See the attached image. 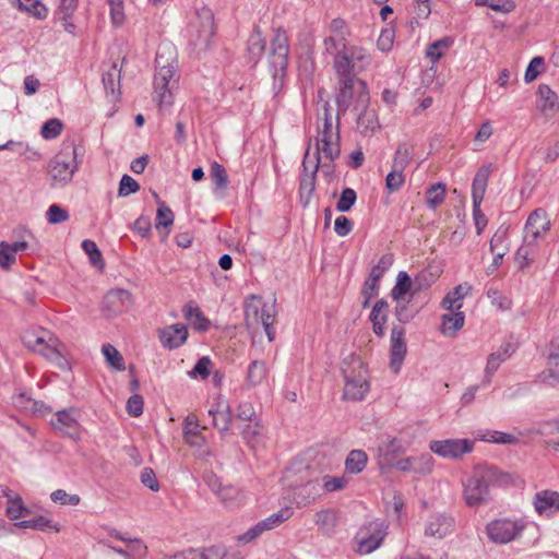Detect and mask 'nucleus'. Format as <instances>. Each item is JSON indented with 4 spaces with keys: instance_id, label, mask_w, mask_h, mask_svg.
<instances>
[{
    "instance_id": "nucleus-51",
    "label": "nucleus",
    "mask_w": 559,
    "mask_h": 559,
    "mask_svg": "<svg viewBox=\"0 0 559 559\" xmlns=\"http://www.w3.org/2000/svg\"><path fill=\"white\" fill-rule=\"evenodd\" d=\"M82 248L85 253L90 257V261L94 266L104 267V262L102 259V252L99 251L95 241L86 239L82 242Z\"/></svg>"
},
{
    "instance_id": "nucleus-54",
    "label": "nucleus",
    "mask_w": 559,
    "mask_h": 559,
    "mask_svg": "<svg viewBox=\"0 0 559 559\" xmlns=\"http://www.w3.org/2000/svg\"><path fill=\"white\" fill-rule=\"evenodd\" d=\"M394 258L392 253L383 254L378 264L372 267L369 276L374 277V275H377V280L380 281L383 274L392 266Z\"/></svg>"
},
{
    "instance_id": "nucleus-47",
    "label": "nucleus",
    "mask_w": 559,
    "mask_h": 559,
    "mask_svg": "<svg viewBox=\"0 0 559 559\" xmlns=\"http://www.w3.org/2000/svg\"><path fill=\"white\" fill-rule=\"evenodd\" d=\"M453 44V39L444 37L433 41L428 46L427 56L432 60L437 61L443 56V50L448 49Z\"/></svg>"
},
{
    "instance_id": "nucleus-49",
    "label": "nucleus",
    "mask_w": 559,
    "mask_h": 559,
    "mask_svg": "<svg viewBox=\"0 0 559 559\" xmlns=\"http://www.w3.org/2000/svg\"><path fill=\"white\" fill-rule=\"evenodd\" d=\"M476 5H487L493 11L509 13L515 9L513 0H476Z\"/></svg>"
},
{
    "instance_id": "nucleus-48",
    "label": "nucleus",
    "mask_w": 559,
    "mask_h": 559,
    "mask_svg": "<svg viewBox=\"0 0 559 559\" xmlns=\"http://www.w3.org/2000/svg\"><path fill=\"white\" fill-rule=\"evenodd\" d=\"M211 178L216 190H224L228 183V176L223 165L214 162L211 166Z\"/></svg>"
},
{
    "instance_id": "nucleus-33",
    "label": "nucleus",
    "mask_w": 559,
    "mask_h": 559,
    "mask_svg": "<svg viewBox=\"0 0 559 559\" xmlns=\"http://www.w3.org/2000/svg\"><path fill=\"white\" fill-rule=\"evenodd\" d=\"M413 289H414V281L411 278V276L406 272L401 271L397 274L396 283L391 290V297L393 300L399 302L404 298V296L407 293H409V292L413 293ZM411 296L413 297L414 295L411 294Z\"/></svg>"
},
{
    "instance_id": "nucleus-50",
    "label": "nucleus",
    "mask_w": 559,
    "mask_h": 559,
    "mask_svg": "<svg viewBox=\"0 0 559 559\" xmlns=\"http://www.w3.org/2000/svg\"><path fill=\"white\" fill-rule=\"evenodd\" d=\"M413 281V295H416L420 290L430 287L436 281V275L429 270H424L420 273H418Z\"/></svg>"
},
{
    "instance_id": "nucleus-17",
    "label": "nucleus",
    "mask_w": 559,
    "mask_h": 559,
    "mask_svg": "<svg viewBox=\"0 0 559 559\" xmlns=\"http://www.w3.org/2000/svg\"><path fill=\"white\" fill-rule=\"evenodd\" d=\"M433 467V459L430 454H420L418 456H409L400 459L395 467L401 472H414L420 475L430 474Z\"/></svg>"
},
{
    "instance_id": "nucleus-39",
    "label": "nucleus",
    "mask_w": 559,
    "mask_h": 559,
    "mask_svg": "<svg viewBox=\"0 0 559 559\" xmlns=\"http://www.w3.org/2000/svg\"><path fill=\"white\" fill-rule=\"evenodd\" d=\"M265 39L259 31H255L248 39L247 51L250 56V61L255 62L264 52Z\"/></svg>"
},
{
    "instance_id": "nucleus-18",
    "label": "nucleus",
    "mask_w": 559,
    "mask_h": 559,
    "mask_svg": "<svg viewBox=\"0 0 559 559\" xmlns=\"http://www.w3.org/2000/svg\"><path fill=\"white\" fill-rule=\"evenodd\" d=\"M533 506L539 515H552L559 511V492L554 490H542L536 492Z\"/></svg>"
},
{
    "instance_id": "nucleus-11",
    "label": "nucleus",
    "mask_w": 559,
    "mask_h": 559,
    "mask_svg": "<svg viewBox=\"0 0 559 559\" xmlns=\"http://www.w3.org/2000/svg\"><path fill=\"white\" fill-rule=\"evenodd\" d=\"M474 441L469 439H445L433 440L429 444V449L435 454L443 457L457 460L464 454L473 451Z\"/></svg>"
},
{
    "instance_id": "nucleus-5",
    "label": "nucleus",
    "mask_w": 559,
    "mask_h": 559,
    "mask_svg": "<svg viewBox=\"0 0 559 559\" xmlns=\"http://www.w3.org/2000/svg\"><path fill=\"white\" fill-rule=\"evenodd\" d=\"M78 148L74 143L63 144L62 148L48 164V174L52 186L64 187L71 182L78 169Z\"/></svg>"
},
{
    "instance_id": "nucleus-27",
    "label": "nucleus",
    "mask_w": 559,
    "mask_h": 559,
    "mask_svg": "<svg viewBox=\"0 0 559 559\" xmlns=\"http://www.w3.org/2000/svg\"><path fill=\"white\" fill-rule=\"evenodd\" d=\"M472 286L467 283L460 284L450 290L443 298L441 306L448 311L460 310L462 308V299L469 294Z\"/></svg>"
},
{
    "instance_id": "nucleus-41",
    "label": "nucleus",
    "mask_w": 559,
    "mask_h": 559,
    "mask_svg": "<svg viewBox=\"0 0 559 559\" xmlns=\"http://www.w3.org/2000/svg\"><path fill=\"white\" fill-rule=\"evenodd\" d=\"M13 3L19 10L28 12L38 19H44L47 15V9L39 0H14Z\"/></svg>"
},
{
    "instance_id": "nucleus-24",
    "label": "nucleus",
    "mask_w": 559,
    "mask_h": 559,
    "mask_svg": "<svg viewBox=\"0 0 559 559\" xmlns=\"http://www.w3.org/2000/svg\"><path fill=\"white\" fill-rule=\"evenodd\" d=\"M340 117L336 116V126L333 127L332 114L330 111V105L324 102L322 105V114L319 112V119L323 120L322 127L318 128L317 140L333 139L340 140Z\"/></svg>"
},
{
    "instance_id": "nucleus-52",
    "label": "nucleus",
    "mask_w": 559,
    "mask_h": 559,
    "mask_svg": "<svg viewBox=\"0 0 559 559\" xmlns=\"http://www.w3.org/2000/svg\"><path fill=\"white\" fill-rule=\"evenodd\" d=\"M356 199V192L352 188H345L336 203V210L338 212H348L355 204Z\"/></svg>"
},
{
    "instance_id": "nucleus-36",
    "label": "nucleus",
    "mask_w": 559,
    "mask_h": 559,
    "mask_svg": "<svg viewBox=\"0 0 559 559\" xmlns=\"http://www.w3.org/2000/svg\"><path fill=\"white\" fill-rule=\"evenodd\" d=\"M1 495L9 498L7 514L11 520H17L28 513V510L19 496L11 497L5 488H1Z\"/></svg>"
},
{
    "instance_id": "nucleus-20",
    "label": "nucleus",
    "mask_w": 559,
    "mask_h": 559,
    "mask_svg": "<svg viewBox=\"0 0 559 559\" xmlns=\"http://www.w3.org/2000/svg\"><path fill=\"white\" fill-rule=\"evenodd\" d=\"M188 337L186 325L177 323L159 330V341L165 348L174 349L181 346Z\"/></svg>"
},
{
    "instance_id": "nucleus-9",
    "label": "nucleus",
    "mask_w": 559,
    "mask_h": 559,
    "mask_svg": "<svg viewBox=\"0 0 559 559\" xmlns=\"http://www.w3.org/2000/svg\"><path fill=\"white\" fill-rule=\"evenodd\" d=\"M271 58L270 66L272 69V76L274 80V87H276L277 80L282 81L288 66V39L286 33L278 28L271 41ZM282 85V82H280Z\"/></svg>"
},
{
    "instance_id": "nucleus-55",
    "label": "nucleus",
    "mask_w": 559,
    "mask_h": 559,
    "mask_svg": "<svg viewBox=\"0 0 559 559\" xmlns=\"http://www.w3.org/2000/svg\"><path fill=\"white\" fill-rule=\"evenodd\" d=\"M50 498L53 502L62 506H78L80 503L79 495H70L63 489H57L51 492Z\"/></svg>"
},
{
    "instance_id": "nucleus-26",
    "label": "nucleus",
    "mask_w": 559,
    "mask_h": 559,
    "mask_svg": "<svg viewBox=\"0 0 559 559\" xmlns=\"http://www.w3.org/2000/svg\"><path fill=\"white\" fill-rule=\"evenodd\" d=\"M491 173V165H483L478 171L476 173L473 185H472V197H473V205L475 207H480V203L484 199L488 179Z\"/></svg>"
},
{
    "instance_id": "nucleus-53",
    "label": "nucleus",
    "mask_w": 559,
    "mask_h": 559,
    "mask_svg": "<svg viewBox=\"0 0 559 559\" xmlns=\"http://www.w3.org/2000/svg\"><path fill=\"white\" fill-rule=\"evenodd\" d=\"M293 515V510L289 507L281 509L278 512L273 513L266 519L262 520L265 524L266 530H272L275 525H278L287 521Z\"/></svg>"
},
{
    "instance_id": "nucleus-63",
    "label": "nucleus",
    "mask_w": 559,
    "mask_h": 559,
    "mask_svg": "<svg viewBox=\"0 0 559 559\" xmlns=\"http://www.w3.org/2000/svg\"><path fill=\"white\" fill-rule=\"evenodd\" d=\"M15 262V254L10 249V243L5 241L0 242V267L9 270Z\"/></svg>"
},
{
    "instance_id": "nucleus-35",
    "label": "nucleus",
    "mask_w": 559,
    "mask_h": 559,
    "mask_svg": "<svg viewBox=\"0 0 559 559\" xmlns=\"http://www.w3.org/2000/svg\"><path fill=\"white\" fill-rule=\"evenodd\" d=\"M368 456L362 450H353L345 460V468L350 474H358L364 471Z\"/></svg>"
},
{
    "instance_id": "nucleus-10",
    "label": "nucleus",
    "mask_w": 559,
    "mask_h": 559,
    "mask_svg": "<svg viewBox=\"0 0 559 559\" xmlns=\"http://www.w3.org/2000/svg\"><path fill=\"white\" fill-rule=\"evenodd\" d=\"M525 528L523 520L497 519L486 526L488 538L496 544H508L522 535Z\"/></svg>"
},
{
    "instance_id": "nucleus-45",
    "label": "nucleus",
    "mask_w": 559,
    "mask_h": 559,
    "mask_svg": "<svg viewBox=\"0 0 559 559\" xmlns=\"http://www.w3.org/2000/svg\"><path fill=\"white\" fill-rule=\"evenodd\" d=\"M405 183L404 170L392 168L385 178V188L389 193L399 191Z\"/></svg>"
},
{
    "instance_id": "nucleus-21",
    "label": "nucleus",
    "mask_w": 559,
    "mask_h": 559,
    "mask_svg": "<svg viewBox=\"0 0 559 559\" xmlns=\"http://www.w3.org/2000/svg\"><path fill=\"white\" fill-rule=\"evenodd\" d=\"M454 519L447 514H435L428 520L425 534L427 536L443 538L453 531Z\"/></svg>"
},
{
    "instance_id": "nucleus-60",
    "label": "nucleus",
    "mask_w": 559,
    "mask_h": 559,
    "mask_svg": "<svg viewBox=\"0 0 559 559\" xmlns=\"http://www.w3.org/2000/svg\"><path fill=\"white\" fill-rule=\"evenodd\" d=\"M336 516L331 510H321L316 513L314 522L317 525L330 530L335 526Z\"/></svg>"
},
{
    "instance_id": "nucleus-28",
    "label": "nucleus",
    "mask_w": 559,
    "mask_h": 559,
    "mask_svg": "<svg viewBox=\"0 0 559 559\" xmlns=\"http://www.w3.org/2000/svg\"><path fill=\"white\" fill-rule=\"evenodd\" d=\"M267 368L263 360H252L247 369L245 385L247 389L255 388L266 379Z\"/></svg>"
},
{
    "instance_id": "nucleus-22",
    "label": "nucleus",
    "mask_w": 559,
    "mask_h": 559,
    "mask_svg": "<svg viewBox=\"0 0 559 559\" xmlns=\"http://www.w3.org/2000/svg\"><path fill=\"white\" fill-rule=\"evenodd\" d=\"M55 429L62 431L69 437L79 436V424L76 419V412L74 408L59 411L56 418L51 420Z\"/></svg>"
},
{
    "instance_id": "nucleus-7",
    "label": "nucleus",
    "mask_w": 559,
    "mask_h": 559,
    "mask_svg": "<svg viewBox=\"0 0 559 559\" xmlns=\"http://www.w3.org/2000/svg\"><path fill=\"white\" fill-rule=\"evenodd\" d=\"M340 91L336 96L338 116L344 115L355 99V110H365L369 103L367 84L358 78L338 80Z\"/></svg>"
},
{
    "instance_id": "nucleus-59",
    "label": "nucleus",
    "mask_w": 559,
    "mask_h": 559,
    "mask_svg": "<svg viewBox=\"0 0 559 559\" xmlns=\"http://www.w3.org/2000/svg\"><path fill=\"white\" fill-rule=\"evenodd\" d=\"M343 51L348 53V58H350L353 64H355L358 71L369 63V57L365 53V50L362 48L350 47Z\"/></svg>"
},
{
    "instance_id": "nucleus-3",
    "label": "nucleus",
    "mask_w": 559,
    "mask_h": 559,
    "mask_svg": "<svg viewBox=\"0 0 559 559\" xmlns=\"http://www.w3.org/2000/svg\"><path fill=\"white\" fill-rule=\"evenodd\" d=\"M22 341L27 348L40 354L59 369L70 370V364L63 355L64 345L50 332L40 330L39 334L26 333Z\"/></svg>"
},
{
    "instance_id": "nucleus-25",
    "label": "nucleus",
    "mask_w": 559,
    "mask_h": 559,
    "mask_svg": "<svg viewBox=\"0 0 559 559\" xmlns=\"http://www.w3.org/2000/svg\"><path fill=\"white\" fill-rule=\"evenodd\" d=\"M514 353V347L510 342H504L498 348L497 352L491 353L488 356L487 365L485 369V380L486 382H490L491 376L499 368V366L508 358L512 356Z\"/></svg>"
},
{
    "instance_id": "nucleus-34",
    "label": "nucleus",
    "mask_w": 559,
    "mask_h": 559,
    "mask_svg": "<svg viewBox=\"0 0 559 559\" xmlns=\"http://www.w3.org/2000/svg\"><path fill=\"white\" fill-rule=\"evenodd\" d=\"M465 321L464 313L460 310L442 316V333L453 336L463 328Z\"/></svg>"
},
{
    "instance_id": "nucleus-64",
    "label": "nucleus",
    "mask_w": 559,
    "mask_h": 559,
    "mask_svg": "<svg viewBox=\"0 0 559 559\" xmlns=\"http://www.w3.org/2000/svg\"><path fill=\"white\" fill-rule=\"evenodd\" d=\"M212 361L207 356L201 357L193 369L189 372L191 377L200 376L202 379H205L210 376Z\"/></svg>"
},
{
    "instance_id": "nucleus-58",
    "label": "nucleus",
    "mask_w": 559,
    "mask_h": 559,
    "mask_svg": "<svg viewBox=\"0 0 559 559\" xmlns=\"http://www.w3.org/2000/svg\"><path fill=\"white\" fill-rule=\"evenodd\" d=\"M140 190V185L129 175H123L121 177L118 195L119 197H128L132 193H135Z\"/></svg>"
},
{
    "instance_id": "nucleus-4",
    "label": "nucleus",
    "mask_w": 559,
    "mask_h": 559,
    "mask_svg": "<svg viewBox=\"0 0 559 559\" xmlns=\"http://www.w3.org/2000/svg\"><path fill=\"white\" fill-rule=\"evenodd\" d=\"M344 377V399L359 401L365 397L369 391L367 381V371L359 356L350 354L342 361L341 367Z\"/></svg>"
},
{
    "instance_id": "nucleus-44",
    "label": "nucleus",
    "mask_w": 559,
    "mask_h": 559,
    "mask_svg": "<svg viewBox=\"0 0 559 559\" xmlns=\"http://www.w3.org/2000/svg\"><path fill=\"white\" fill-rule=\"evenodd\" d=\"M174 224V213L173 211L164 203L158 202V207L156 212V229L159 228H168Z\"/></svg>"
},
{
    "instance_id": "nucleus-37",
    "label": "nucleus",
    "mask_w": 559,
    "mask_h": 559,
    "mask_svg": "<svg viewBox=\"0 0 559 559\" xmlns=\"http://www.w3.org/2000/svg\"><path fill=\"white\" fill-rule=\"evenodd\" d=\"M19 527L22 528H33L38 531L53 530L55 532H59L60 527L58 524H52L49 519L43 515L35 516L29 520H23L16 523Z\"/></svg>"
},
{
    "instance_id": "nucleus-31",
    "label": "nucleus",
    "mask_w": 559,
    "mask_h": 559,
    "mask_svg": "<svg viewBox=\"0 0 559 559\" xmlns=\"http://www.w3.org/2000/svg\"><path fill=\"white\" fill-rule=\"evenodd\" d=\"M334 68L337 73L338 80L357 78L358 70L353 64L347 52L338 51L334 57Z\"/></svg>"
},
{
    "instance_id": "nucleus-12",
    "label": "nucleus",
    "mask_w": 559,
    "mask_h": 559,
    "mask_svg": "<svg viewBox=\"0 0 559 559\" xmlns=\"http://www.w3.org/2000/svg\"><path fill=\"white\" fill-rule=\"evenodd\" d=\"M133 298L129 290L117 288L109 290L103 300L104 311L108 316H118L131 308Z\"/></svg>"
},
{
    "instance_id": "nucleus-57",
    "label": "nucleus",
    "mask_w": 559,
    "mask_h": 559,
    "mask_svg": "<svg viewBox=\"0 0 559 559\" xmlns=\"http://www.w3.org/2000/svg\"><path fill=\"white\" fill-rule=\"evenodd\" d=\"M508 234H509V227L501 225L492 236L490 240V251L496 252L501 250L503 246H508Z\"/></svg>"
},
{
    "instance_id": "nucleus-23",
    "label": "nucleus",
    "mask_w": 559,
    "mask_h": 559,
    "mask_svg": "<svg viewBox=\"0 0 559 559\" xmlns=\"http://www.w3.org/2000/svg\"><path fill=\"white\" fill-rule=\"evenodd\" d=\"M333 163L341 154L340 140L322 139L316 140L314 165L312 174L316 175L320 166V154Z\"/></svg>"
},
{
    "instance_id": "nucleus-15",
    "label": "nucleus",
    "mask_w": 559,
    "mask_h": 559,
    "mask_svg": "<svg viewBox=\"0 0 559 559\" xmlns=\"http://www.w3.org/2000/svg\"><path fill=\"white\" fill-rule=\"evenodd\" d=\"M405 453V448L402 442L396 438L382 441L378 447V463L380 468H394L397 459L401 454Z\"/></svg>"
},
{
    "instance_id": "nucleus-61",
    "label": "nucleus",
    "mask_w": 559,
    "mask_h": 559,
    "mask_svg": "<svg viewBox=\"0 0 559 559\" xmlns=\"http://www.w3.org/2000/svg\"><path fill=\"white\" fill-rule=\"evenodd\" d=\"M223 551L217 547L189 551V559H223Z\"/></svg>"
},
{
    "instance_id": "nucleus-42",
    "label": "nucleus",
    "mask_w": 559,
    "mask_h": 559,
    "mask_svg": "<svg viewBox=\"0 0 559 559\" xmlns=\"http://www.w3.org/2000/svg\"><path fill=\"white\" fill-rule=\"evenodd\" d=\"M103 355L106 361L116 370L122 371L126 369L124 360L118 349L111 344H105L102 347Z\"/></svg>"
},
{
    "instance_id": "nucleus-1",
    "label": "nucleus",
    "mask_w": 559,
    "mask_h": 559,
    "mask_svg": "<svg viewBox=\"0 0 559 559\" xmlns=\"http://www.w3.org/2000/svg\"><path fill=\"white\" fill-rule=\"evenodd\" d=\"M513 476L492 465H477L472 475L463 483V496L466 504L476 508L490 500L491 487H504L512 484Z\"/></svg>"
},
{
    "instance_id": "nucleus-38",
    "label": "nucleus",
    "mask_w": 559,
    "mask_h": 559,
    "mask_svg": "<svg viewBox=\"0 0 559 559\" xmlns=\"http://www.w3.org/2000/svg\"><path fill=\"white\" fill-rule=\"evenodd\" d=\"M445 198V185L442 182L433 183L426 191L427 206L435 210L437 206L443 203Z\"/></svg>"
},
{
    "instance_id": "nucleus-30",
    "label": "nucleus",
    "mask_w": 559,
    "mask_h": 559,
    "mask_svg": "<svg viewBox=\"0 0 559 559\" xmlns=\"http://www.w3.org/2000/svg\"><path fill=\"white\" fill-rule=\"evenodd\" d=\"M209 415L213 417V425L221 433H226L229 430L233 417L228 404L218 403L215 409H209Z\"/></svg>"
},
{
    "instance_id": "nucleus-14",
    "label": "nucleus",
    "mask_w": 559,
    "mask_h": 559,
    "mask_svg": "<svg viewBox=\"0 0 559 559\" xmlns=\"http://www.w3.org/2000/svg\"><path fill=\"white\" fill-rule=\"evenodd\" d=\"M404 335V328L399 325H394L392 328L390 346V368L394 373H397L400 371L407 353Z\"/></svg>"
},
{
    "instance_id": "nucleus-8",
    "label": "nucleus",
    "mask_w": 559,
    "mask_h": 559,
    "mask_svg": "<svg viewBox=\"0 0 559 559\" xmlns=\"http://www.w3.org/2000/svg\"><path fill=\"white\" fill-rule=\"evenodd\" d=\"M386 528L384 521L381 520L364 524L354 537L355 551L368 555L378 549L388 534Z\"/></svg>"
},
{
    "instance_id": "nucleus-62",
    "label": "nucleus",
    "mask_w": 559,
    "mask_h": 559,
    "mask_svg": "<svg viewBox=\"0 0 559 559\" xmlns=\"http://www.w3.org/2000/svg\"><path fill=\"white\" fill-rule=\"evenodd\" d=\"M47 221L50 224H60L69 218V213L57 204H52L49 206L47 213Z\"/></svg>"
},
{
    "instance_id": "nucleus-29",
    "label": "nucleus",
    "mask_w": 559,
    "mask_h": 559,
    "mask_svg": "<svg viewBox=\"0 0 559 559\" xmlns=\"http://www.w3.org/2000/svg\"><path fill=\"white\" fill-rule=\"evenodd\" d=\"M538 97L537 107L543 114L559 110V97L548 85L540 84L538 86Z\"/></svg>"
},
{
    "instance_id": "nucleus-13",
    "label": "nucleus",
    "mask_w": 559,
    "mask_h": 559,
    "mask_svg": "<svg viewBox=\"0 0 559 559\" xmlns=\"http://www.w3.org/2000/svg\"><path fill=\"white\" fill-rule=\"evenodd\" d=\"M550 229V221L547 217V213L543 209L534 210L525 224V237L524 240L527 246L533 245L537 238L546 234Z\"/></svg>"
},
{
    "instance_id": "nucleus-43",
    "label": "nucleus",
    "mask_w": 559,
    "mask_h": 559,
    "mask_svg": "<svg viewBox=\"0 0 559 559\" xmlns=\"http://www.w3.org/2000/svg\"><path fill=\"white\" fill-rule=\"evenodd\" d=\"M119 82H120V72L116 66H112L111 69L103 75L104 88H105L107 95H109V94L111 95V99L117 98V94H116L117 88L116 87L119 86Z\"/></svg>"
},
{
    "instance_id": "nucleus-32",
    "label": "nucleus",
    "mask_w": 559,
    "mask_h": 559,
    "mask_svg": "<svg viewBox=\"0 0 559 559\" xmlns=\"http://www.w3.org/2000/svg\"><path fill=\"white\" fill-rule=\"evenodd\" d=\"M183 314L186 320H188L194 329L199 331H206L209 329L210 321L193 301L188 302L183 307Z\"/></svg>"
},
{
    "instance_id": "nucleus-46",
    "label": "nucleus",
    "mask_w": 559,
    "mask_h": 559,
    "mask_svg": "<svg viewBox=\"0 0 559 559\" xmlns=\"http://www.w3.org/2000/svg\"><path fill=\"white\" fill-rule=\"evenodd\" d=\"M481 440L499 444H514L518 438L511 433H506L496 430H488L481 436Z\"/></svg>"
},
{
    "instance_id": "nucleus-16",
    "label": "nucleus",
    "mask_w": 559,
    "mask_h": 559,
    "mask_svg": "<svg viewBox=\"0 0 559 559\" xmlns=\"http://www.w3.org/2000/svg\"><path fill=\"white\" fill-rule=\"evenodd\" d=\"M201 21L200 29L195 38L191 43L200 50H206L210 46L211 38L215 34L214 16L211 10L203 9L199 14Z\"/></svg>"
},
{
    "instance_id": "nucleus-6",
    "label": "nucleus",
    "mask_w": 559,
    "mask_h": 559,
    "mask_svg": "<svg viewBox=\"0 0 559 559\" xmlns=\"http://www.w3.org/2000/svg\"><path fill=\"white\" fill-rule=\"evenodd\" d=\"M245 321L249 329L263 326L270 342L274 340L275 332L273 324L275 322L274 306H267L255 295L248 297L243 305Z\"/></svg>"
},
{
    "instance_id": "nucleus-2",
    "label": "nucleus",
    "mask_w": 559,
    "mask_h": 559,
    "mask_svg": "<svg viewBox=\"0 0 559 559\" xmlns=\"http://www.w3.org/2000/svg\"><path fill=\"white\" fill-rule=\"evenodd\" d=\"M175 48L168 44L158 47L155 63L154 93L159 105L173 103L171 90L178 82L176 76L177 64L173 52Z\"/></svg>"
},
{
    "instance_id": "nucleus-40",
    "label": "nucleus",
    "mask_w": 559,
    "mask_h": 559,
    "mask_svg": "<svg viewBox=\"0 0 559 559\" xmlns=\"http://www.w3.org/2000/svg\"><path fill=\"white\" fill-rule=\"evenodd\" d=\"M412 158H413L412 147L409 145H407L406 143H402L397 146V148L395 151L391 168L405 170V168L407 167V165L409 164Z\"/></svg>"
},
{
    "instance_id": "nucleus-19",
    "label": "nucleus",
    "mask_w": 559,
    "mask_h": 559,
    "mask_svg": "<svg viewBox=\"0 0 559 559\" xmlns=\"http://www.w3.org/2000/svg\"><path fill=\"white\" fill-rule=\"evenodd\" d=\"M240 435L253 452H258L265 447L263 426L259 420L243 424L240 428Z\"/></svg>"
},
{
    "instance_id": "nucleus-56",
    "label": "nucleus",
    "mask_w": 559,
    "mask_h": 559,
    "mask_svg": "<svg viewBox=\"0 0 559 559\" xmlns=\"http://www.w3.org/2000/svg\"><path fill=\"white\" fill-rule=\"evenodd\" d=\"M62 128V122L59 119H50L43 124L41 135L46 140L55 139L61 133Z\"/></svg>"
}]
</instances>
